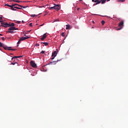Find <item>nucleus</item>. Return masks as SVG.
<instances>
[{
  "label": "nucleus",
  "instance_id": "obj_1",
  "mask_svg": "<svg viewBox=\"0 0 128 128\" xmlns=\"http://www.w3.org/2000/svg\"><path fill=\"white\" fill-rule=\"evenodd\" d=\"M9 28L8 30V31L6 32H8L9 34H14V32H14L12 30H18V28H16L14 26H9Z\"/></svg>",
  "mask_w": 128,
  "mask_h": 128
},
{
  "label": "nucleus",
  "instance_id": "obj_2",
  "mask_svg": "<svg viewBox=\"0 0 128 128\" xmlns=\"http://www.w3.org/2000/svg\"><path fill=\"white\" fill-rule=\"evenodd\" d=\"M1 24V26H4V28H8V24L6 22L4 21H0Z\"/></svg>",
  "mask_w": 128,
  "mask_h": 128
},
{
  "label": "nucleus",
  "instance_id": "obj_3",
  "mask_svg": "<svg viewBox=\"0 0 128 128\" xmlns=\"http://www.w3.org/2000/svg\"><path fill=\"white\" fill-rule=\"evenodd\" d=\"M118 26L120 28H116V30H120L122 28H124V21H122L118 24Z\"/></svg>",
  "mask_w": 128,
  "mask_h": 128
},
{
  "label": "nucleus",
  "instance_id": "obj_4",
  "mask_svg": "<svg viewBox=\"0 0 128 128\" xmlns=\"http://www.w3.org/2000/svg\"><path fill=\"white\" fill-rule=\"evenodd\" d=\"M3 48L6 50H16V49H12V47H8V46H3Z\"/></svg>",
  "mask_w": 128,
  "mask_h": 128
},
{
  "label": "nucleus",
  "instance_id": "obj_5",
  "mask_svg": "<svg viewBox=\"0 0 128 128\" xmlns=\"http://www.w3.org/2000/svg\"><path fill=\"white\" fill-rule=\"evenodd\" d=\"M54 10H60V5L54 4Z\"/></svg>",
  "mask_w": 128,
  "mask_h": 128
},
{
  "label": "nucleus",
  "instance_id": "obj_6",
  "mask_svg": "<svg viewBox=\"0 0 128 128\" xmlns=\"http://www.w3.org/2000/svg\"><path fill=\"white\" fill-rule=\"evenodd\" d=\"M30 64L32 68H36V63H34V61H31Z\"/></svg>",
  "mask_w": 128,
  "mask_h": 128
},
{
  "label": "nucleus",
  "instance_id": "obj_7",
  "mask_svg": "<svg viewBox=\"0 0 128 128\" xmlns=\"http://www.w3.org/2000/svg\"><path fill=\"white\" fill-rule=\"evenodd\" d=\"M46 36H48L46 34H43L42 37L40 38L41 40H46Z\"/></svg>",
  "mask_w": 128,
  "mask_h": 128
},
{
  "label": "nucleus",
  "instance_id": "obj_8",
  "mask_svg": "<svg viewBox=\"0 0 128 128\" xmlns=\"http://www.w3.org/2000/svg\"><path fill=\"white\" fill-rule=\"evenodd\" d=\"M60 60H56V61H54V62H50V64H56V63L57 62H60Z\"/></svg>",
  "mask_w": 128,
  "mask_h": 128
},
{
  "label": "nucleus",
  "instance_id": "obj_9",
  "mask_svg": "<svg viewBox=\"0 0 128 128\" xmlns=\"http://www.w3.org/2000/svg\"><path fill=\"white\" fill-rule=\"evenodd\" d=\"M95 2L96 3L94 4L93 6H96V4H100V2H102V1L100 0H95Z\"/></svg>",
  "mask_w": 128,
  "mask_h": 128
},
{
  "label": "nucleus",
  "instance_id": "obj_10",
  "mask_svg": "<svg viewBox=\"0 0 128 128\" xmlns=\"http://www.w3.org/2000/svg\"><path fill=\"white\" fill-rule=\"evenodd\" d=\"M16 4H12L11 5V6H10V10H16V9H14V6H16Z\"/></svg>",
  "mask_w": 128,
  "mask_h": 128
},
{
  "label": "nucleus",
  "instance_id": "obj_11",
  "mask_svg": "<svg viewBox=\"0 0 128 128\" xmlns=\"http://www.w3.org/2000/svg\"><path fill=\"white\" fill-rule=\"evenodd\" d=\"M20 38H21V40H28L30 38V36H26V37H22Z\"/></svg>",
  "mask_w": 128,
  "mask_h": 128
},
{
  "label": "nucleus",
  "instance_id": "obj_12",
  "mask_svg": "<svg viewBox=\"0 0 128 128\" xmlns=\"http://www.w3.org/2000/svg\"><path fill=\"white\" fill-rule=\"evenodd\" d=\"M52 56L56 58V51H54L53 53H52Z\"/></svg>",
  "mask_w": 128,
  "mask_h": 128
},
{
  "label": "nucleus",
  "instance_id": "obj_13",
  "mask_svg": "<svg viewBox=\"0 0 128 128\" xmlns=\"http://www.w3.org/2000/svg\"><path fill=\"white\" fill-rule=\"evenodd\" d=\"M22 58V56H15L12 58L11 60H14V58Z\"/></svg>",
  "mask_w": 128,
  "mask_h": 128
},
{
  "label": "nucleus",
  "instance_id": "obj_14",
  "mask_svg": "<svg viewBox=\"0 0 128 128\" xmlns=\"http://www.w3.org/2000/svg\"><path fill=\"white\" fill-rule=\"evenodd\" d=\"M40 44H44V46H48V43L46 42H42Z\"/></svg>",
  "mask_w": 128,
  "mask_h": 128
},
{
  "label": "nucleus",
  "instance_id": "obj_15",
  "mask_svg": "<svg viewBox=\"0 0 128 128\" xmlns=\"http://www.w3.org/2000/svg\"><path fill=\"white\" fill-rule=\"evenodd\" d=\"M15 24L14 23L8 24V26H14Z\"/></svg>",
  "mask_w": 128,
  "mask_h": 128
},
{
  "label": "nucleus",
  "instance_id": "obj_16",
  "mask_svg": "<svg viewBox=\"0 0 128 128\" xmlns=\"http://www.w3.org/2000/svg\"><path fill=\"white\" fill-rule=\"evenodd\" d=\"M70 24H66V30H70Z\"/></svg>",
  "mask_w": 128,
  "mask_h": 128
},
{
  "label": "nucleus",
  "instance_id": "obj_17",
  "mask_svg": "<svg viewBox=\"0 0 128 128\" xmlns=\"http://www.w3.org/2000/svg\"><path fill=\"white\" fill-rule=\"evenodd\" d=\"M16 4V6H20V8H26V7H24L18 4Z\"/></svg>",
  "mask_w": 128,
  "mask_h": 128
},
{
  "label": "nucleus",
  "instance_id": "obj_18",
  "mask_svg": "<svg viewBox=\"0 0 128 128\" xmlns=\"http://www.w3.org/2000/svg\"><path fill=\"white\" fill-rule=\"evenodd\" d=\"M22 40L21 38H20V40H18V45L17 46H18V44H20V42L22 41Z\"/></svg>",
  "mask_w": 128,
  "mask_h": 128
},
{
  "label": "nucleus",
  "instance_id": "obj_19",
  "mask_svg": "<svg viewBox=\"0 0 128 128\" xmlns=\"http://www.w3.org/2000/svg\"><path fill=\"white\" fill-rule=\"evenodd\" d=\"M118 2H124L126 0H117Z\"/></svg>",
  "mask_w": 128,
  "mask_h": 128
},
{
  "label": "nucleus",
  "instance_id": "obj_20",
  "mask_svg": "<svg viewBox=\"0 0 128 128\" xmlns=\"http://www.w3.org/2000/svg\"><path fill=\"white\" fill-rule=\"evenodd\" d=\"M100 1L102 2V4H104L106 3V0H100Z\"/></svg>",
  "mask_w": 128,
  "mask_h": 128
},
{
  "label": "nucleus",
  "instance_id": "obj_21",
  "mask_svg": "<svg viewBox=\"0 0 128 128\" xmlns=\"http://www.w3.org/2000/svg\"><path fill=\"white\" fill-rule=\"evenodd\" d=\"M16 64L17 66H18V62H14V63L12 62V63H11V64H12V66H14V64Z\"/></svg>",
  "mask_w": 128,
  "mask_h": 128
},
{
  "label": "nucleus",
  "instance_id": "obj_22",
  "mask_svg": "<svg viewBox=\"0 0 128 128\" xmlns=\"http://www.w3.org/2000/svg\"><path fill=\"white\" fill-rule=\"evenodd\" d=\"M4 44H2V42H0V48H4Z\"/></svg>",
  "mask_w": 128,
  "mask_h": 128
},
{
  "label": "nucleus",
  "instance_id": "obj_23",
  "mask_svg": "<svg viewBox=\"0 0 128 128\" xmlns=\"http://www.w3.org/2000/svg\"><path fill=\"white\" fill-rule=\"evenodd\" d=\"M14 8H17V10H22V8H18V6H14Z\"/></svg>",
  "mask_w": 128,
  "mask_h": 128
},
{
  "label": "nucleus",
  "instance_id": "obj_24",
  "mask_svg": "<svg viewBox=\"0 0 128 128\" xmlns=\"http://www.w3.org/2000/svg\"><path fill=\"white\" fill-rule=\"evenodd\" d=\"M105 23H106V22H104V20H102V26H104V24Z\"/></svg>",
  "mask_w": 128,
  "mask_h": 128
},
{
  "label": "nucleus",
  "instance_id": "obj_25",
  "mask_svg": "<svg viewBox=\"0 0 128 128\" xmlns=\"http://www.w3.org/2000/svg\"><path fill=\"white\" fill-rule=\"evenodd\" d=\"M5 6H9V8H10V6H12V5H10V4H6Z\"/></svg>",
  "mask_w": 128,
  "mask_h": 128
},
{
  "label": "nucleus",
  "instance_id": "obj_26",
  "mask_svg": "<svg viewBox=\"0 0 128 128\" xmlns=\"http://www.w3.org/2000/svg\"><path fill=\"white\" fill-rule=\"evenodd\" d=\"M13 2H20V1L14 0H13Z\"/></svg>",
  "mask_w": 128,
  "mask_h": 128
},
{
  "label": "nucleus",
  "instance_id": "obj_27",
  "mask_svg": "<svg viewBox=\"0 0 128 128\" xmlns=\"http://www.w3.org/2000/svg\"><path fill=\"white\" fill-rule=\"evenodd\" d=\"M54 9V6H52V7H50L49 8V10H52Z\"/></svg>",
  "mask_w": 128,
  "mask_h": 128
},
{
  "label": "nucleus",
  "instance_id": "obj_28",
  "mask_svg": "<svg viewBox=\"0 0 128 128\" xmlns=\"http://www.w3.org/2000/svg\"><path fill=\"white\" fill-rule=\"evenodd\" d=\"M36 14H32L30 15V16H32V18H34V16H36Z\"/></svg>",
  "mask_w": 128,
  "mask_h": 128
},
{
  "label": "nucleus",
  "instance_id": "obj_29",
  "mask_svg": "<svg viewBox=\"0 0 128 128\" xmlns=\"http://www.w3.org/2000/svg\"><path fill=\"white\" fill-rule=\"evenodd\" d=\"M61 36H64V32H62Z\"/></svg>",
  "mask_w": 128,
  "mask_h": 128
},
{
  "label": "nucleus",
  "instance_id": "obj_30",
  "mask_svg": "<svg viewBox=\"0 0 128 128\" xmlns=\"http://www.w3.org/2000/svg\"><path fill=\"white\" fill-rule=\"evenodd\" d=\"M54 22H60V19H56L54 20Z\"/></svg>",
  "mask_w": 128,
  "mask_h": 128
},
{
  "label": "nucleus",
  "instance_id": "obj_31",
  "mask_svg": "<svg viewBox=\"0 0 128 128\" xmlns=\"http://www.w3.org/2000/svg\"><path fill=\"white\" fill-rule=\"evenodd\" d=\"M29 26H32V23H30L29 24Z\"/></svg>",
  "mask_w": 128,
  "mask_h": 128
},
{
  "label": "nucleus",
  "instance_id": "obj_32",
  "mask_svg": "<svg viewBox=\"0 0 128 128\" xmlns=\"http://www.w3.org/2000/svg\"><path fill=\"white\" fill-rule=\"evenodd\" d=\"M40 54H44V51L42 50V51L41 52Z\"/></svg>",
  "mask_w": 128,
  "mask_h": 128
},
{
  "label": "nucleus",
  "instance_id": "obj_33",
  "mask_svg": "<svg viewBox=\"0 0 128 128\" xmlns=\"http://www.w3.org/2000/svg\"><path fill=\"white\" fill-rule=\"evenodd\" d=\"M2 40H4V38L2 37Z\"/></svg>",
  "mask_w": 128,
  "mask_h": 128
},
{
  "label": "nucleus",
  "instance_id": "obj_34",
  "mask_svg": "<svg viewBox=\"0 0 128 128\" xmlns=\"http://www.w3.org/2000/svg\"><path fill=\"white\" fill-rule=\"evenodd\" d=\"M36 46H40V44H36Z\"/></svg>",
  "mask_w": 128,
  "mask_h": 128
},
{
  "label": "nucleus",
  "instance_id": "obj_35",
  "mask_svg": "<svg viewBox=\"0 0 128 128\" xmlns=\"http://www.w3.org/2000/svg\"><path fill=\"white\" fill-rule=\"evenodd\" d=\"M92 2H95L96 0H92Z\"/></svg>",
  "mask_w": 128,
  "mask_h": 128
},
{
  "label": "nucleus",
  "instance_id": "obj_36",
  "mask_svg": "<svg viewBox=\"0 0 128 128\" xmlns=\"http://www.w3.org/2000/svg\"><path fill=\"white\" fill-rule=\"evenodd\" d=\"M44 24H41V25H40V26H42Z\"/></svg>",
  "mask_w": 128,
  "mask_h": 128
},
{
  "label": "nucleus",
  "instance_id": "obj_37",
  "mask_svg": "<svg viewBox=\"0 0 128 128\" xmlns=\"http://www.w3.org/2000/svg\"><path fill=\"white\" fill-rule=\"evenodd\" d=\"M80 10V8H77V10Z\"/></svg>",
  "mask_w": 128,
  "mask_h": 128
},
{
  "label": "nucleus",
  "instance_id": "obj_38",
  "mask_svg": "<svg viewBox=\"0 0 128 128\" xmlns=\"http://www.w3.org/2000/svg\"><path fill=\"white\" fill-rule=\"evenodd\" d=\"M54 57H53V58H51V60H54Z\"/></svg>",
  "mask_w": 128,
  "mask_h": 128
},
{
  "label": "nucleus",
  "instance_id": "obj_39",
  "mask_svg": "<svg viewBox=\"0 0 128 128\" xmlns=\"http://www.w3.org/2000/svg\"><path fill=\"white\" fill-rule=\"evenodd\" d=\"M20 21H18V24H20Z\"/></svg>",
  "mask_w": 128,
  "mask_h": 128
},
{
  "label": "nucleus",
  "instance_id": "obj_40",
  "mask_svg": "<svg viewBox=\"0 0 128 128\" xmlns=\"http://www.w3.org/2000/svg\"><path fill=\"white\" fill-rule=\"evenodd\" d=\"M92 22V24H94V21L93 20V21Z\"/></svg>",
  "mask_w": 128,
  "mask_h": 128
},
{
  "label": "nucleus",
  "instance_id": "obj_41",
  "mask_svg": "<svg viewBox=\"0 0 128 128\" xmlns=\"http://www.w3.org/2000/svg\"><path fill=\"white\" fill-rule=\"evenodd\" d=\"M0 20H2V18H0ZM0 22H2V20H0Z\"/></svg>",
  "mask_w": 128,
  "mask_h": 128
},
{
  "label": "nucleus",
  "instance_id": "obj_42",
  "mask_svg": "<svg viewBox=\"0 0 128 128\" xmlns=\"http://www.w3.org/2000/svg\"><path fill=\"white\" fill-rule=\"evenodd\" d=\"M107 0V2H110V0Z\"/></svg>",
  "mask_w": 128,
  "mask_h": 128
},
{
  "label": "nucleus",
  "instance_id": "obj_43",
  "mask_svg": "<svg viewBox=\"0 0 128 128\" xmlns=\"http://www.w3.org/2000/svg\"><path fill=\"white\" fill-rule=\"evenodd\" d=\"M22 22H24V20H22Z\"/></svg>",
  "mask_w": 128,
  "mask_h": 128
},
{
  "label": "nucleus",
  "instance_id": "obj_44",
  "mask_svg": "<svg viewBox=\"0 0 128 128\" xmlns=\"http://www.w3.org/2000/svg\"><path fill=\"white\" fill-rule=\"evenodd\" d=\"M80 0V2H82V0Z\"/></svg>",
  "mask_w": 128,
  "mask_h": 128
},
{
  "label": "nucleus",
  "instance_id": "obj_45",
  "mask_svg": "<svg viewBox=\"0 0 128 128\" xmlns=\"http://www.w3.org/2000/svg\"><path fill=\"white\" fill-rule=\"evenodd\" d=\"M0 36H2V34H0Z\"/></svg>",
  "mask_w": 128,
  "mask_h": 128
},
{
  "label": "nucleus",
  "instance_id": "obj_46",
  "mask_svg": "<svg viewBox=\"0 0 128 128\" xmlns=\"http://www.w3.org/2000/svg\"><path fill=\"white\" fill-rule=\"evenodd\" d=\"M23 2H25V1H24Z\"/></svg>",
  "mask_w": 128,
  "mask_h": 128
},
{
  "label": "nucleus",
  "instance_id": "obj_47",
  "mask_svg": "<svg viewBox=\"0 0 128 128\" xmlns=\"http://www.w3.org/2000/svg\"><path fill=\"white\" fill-rule=\"evenodd\" d=\"M92 28H94V27H92Z\"/></svg>",
  "mask_w": 128,
  "mask_h": 128
}]
</instances>
